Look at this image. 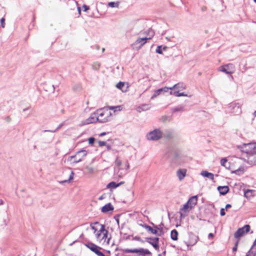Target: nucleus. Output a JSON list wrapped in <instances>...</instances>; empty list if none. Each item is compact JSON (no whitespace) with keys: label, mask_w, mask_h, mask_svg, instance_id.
<instances>
[{"label":"nucleus","mask_w":256,"mask_h":256,"mask_svg":"<svg viewBox=\"0 0 256 256\" xmlns=\"http://www.w3.org/2000/svg\"><path fill=\"white\" fill-rule=\"evenodd\" d=\"M109 113L107 111H102L101 110H98L97 112H94L92 114L90 117L86 119L84 122V124H88L93 122H98L101 123L106 122V121L108 119H105L104 118H102V116L105 115V118L106 117H108L109 116Z\"/></svg>","instance_id":"nucleus-1"},{"label":"nucleus","mask_w":256,"mask_h":256,"mask_svg":"<svg viewBox=\"0 0 256 256\" xmlns=\"http://www.w3.org/2000/svg\"><path fill=\"white\" fill-rule=\"evenodd\" d=\"M94 224L98 226L99 227V230H98L95 233L97 240L102 241L104 240L105 241L108 238V231L105 228V226L104 224H100L98 222H94Z\"/></svg>","instance_id":"nucleus-2"},{"label":"nucleus","mask_w":256,"mask_h":256,"mask_svg":"<svg viewBox=\"0 0 256 256\" xmlns=\"http://www.w3.org/2000/svg\"><path fill=\"white\" fill-rule=\"evenodd\" d=\"M240 150L246 154V156L256 152V143L244 144L240 146Z\"/></svg>","instance_id":"nucleus-3"},{"label":"nucleus","mask_w":256,"mask_h":256,"mask_svg":"<svg viewBox=\"0 0 256 256\" xmlns=\"http://www.w3.org/2000/svg\"><path fill=\"white\" fill-rule=\"evenodd\" d=\"M162 136V132L159 129H155L147 133L146 138L150 141H156L160 139Z\"/></svg>","instance_id":"nucleus-4"},{"label":"nucleus","mask_w":256,"mask_h":256,"mask_svg":"<svg viewBox=\"0 0 256 256\" xmlns=\"http://www.w3.org/2000/svg\"><path fill=\"white\" fill-rule=\"evenodd\" d=\"M122 252L124 253L138 254L139 256H143V255H145V254H151V252H150L149 250H148L147 249H144L143 248H140L139 249L124 248V249L122 250Z\"/></svg>","instance_id":"nucleus-5"},{"label":"nucleus","mask_w":256,"mask_h":256,"mask_svg":"<svg viewBox=\"0 0 256 256\" xmlns=\"http://www.w3.org/2000/svg\"><path fill=\"white\" fill-rule=\"evenodd\" d=\"M250 230V226L249 224H246L243 227L238 228V230L235 232L234 236L237 240H240V238L248 233Z\"/></svg>","instance_id":"nucleus-6"},{"label":"nucleus","mask_w":256,"mask_h":256,"mask_svg":"<svg viewBox=\"0 0 256 256\" xmlns=\"http://www.w3.org/2000/svg\"><path fill=\"white\" fill-rule=\"evenodd\" d=\"M149 32L150 34V38H138L137 40L134 43L133 46H136L139 44L138 48H140L148 40L151 39V38L154 36V32L152 30H149Z\"/></svg>","instance_id":"nucleus-7"},{"label":"nucleus","mask_w":256,"mask_h":256,"mask_svg":"<svg viewBox=\"0 0 256 256\" xmlns=\"http://www.w3.org/2000/svg\"><path fill=\"white\" fill-rule=\"evenodd\" d=\"M151 224L152 225L154 226V228H152L151 226H149L146 224H140V226L142 228L146 229L148 232H150L151 234L158 235V236H160V234H158V230H160V232H161L162 230V228H159L158 226L156 225H154V224L152 222Z\"/></svg>","instance_id":"nucleus-8"},{"label":"nucleus","mask_w":256,"mask_h":256,"mask_svg":"<svg viewBox=\"0 0 256 256\" xmlns=\"http://www.w3.org/2000/svg\"><path fill=\"white\" fill-rule=\"evenodd\" d=\"M220 70L226 74H233L235 71V66L232 64H228L220 68Z\"/></svg>","instance_id":"nucleus-9"},{"label":"nucleus","mask_w":256,"mask_h":256,"mask_svg":"<svg viewBox=\"0 0 256 256\" xmlns=\"http://www.w3.org/2000/svg\"><path fill=\"white\" fill-rule=\"evenodd\" d=\"M192 210L190 205L186 202L180 209L179 214L180 218H184L188 213Z\"/></svg>","instance_id":"nucleus-10"},{"label":"nucleus","mask_w":256,"mask_h":256,"mask_svg":"<svg viewBox=\"0 0 256 256\" xmlns=\"http://www.w3.org/2000/svg\"><path fill=\"white\" fill-rule=\"evenodd\" d=\"M146 241L150 244L156 250H159V238H146Z\"/></svg>","instance_id":"nucleus-11"},{"label":"nucleus","mask_w":256,"mask_h":256,"mask_svg":"<svg viewBox=\"0 0 256 256\" xmlns=\"http://www.w3.org/2000/svg\"><path fill=\"white\" fill-rule=\"evenodd\" d=\"M244 161L250 164L256 165V152H254L244 158Z\"/></svg>","instance_id":"nucleus-12"},{"label":"nucleus","mask_w":256,"mask_h":256,"mask_svg":"<svg viewBox=\"0 0 256 256\" xmlns=\"http://www.w3.org/2000/svg\"><path fill=\"white\" fill-rule=\"evenodd\" d=\"M179 153L175 150H172L170 151L167 154V156L170 159L174 162H176V160L179 158Z\"/></svg>","instance_id":"nucleus-13"},{"label":"nucleus","mask_w":256,"mask_h":256,"mask_svg":"<svg viewBox=\"0 0 256 256\" xmlns=\"http://www.w3.org/2000/svg\"><path fill=\"white\" fill-rule=\"evenodd\" d=\"M198 240V236L193 234H190V236L189 242H188V244H187L188 246H194V244H196Z\"/></svg>","instance_id":"nucleus-14"},{"label":"nucleus","mask_w":256,"mask_h":256,"mask_svg":"<svg viewBox=\"0 0 256 256\" xmlns=\"http://www.w3.org/2000/svg\"><path fill=\"white\" fill-rule=\"evenodd\" d=\"M198 202V196H192L186 202L192 209L196 205Z\"/></svg>","instance_id":"nucleus-15"},{"label":"nucleus","mask_w":256,"mask_h":256,"mask_svg":"<svg viewBox=\"0 0 256 256\" xmlns=\"http://www.w3.org/2000/svg\"><path fill=\"white\" fill-rule=\"evenodd\" d=\"M178 89L180 90H182L186 88V84L183 82H178L174 84L173 86L170 87V90Z\"/></svg>","instance_id":"nucleus-16"},{"label":"nucleus","mask_w":256,"mask_h":256,"mask_svg":"<svg viewBox=\"0 0 256 256\" xmlns=\"http://www.w3.org/2000/svg\"><path fill=\"white\" fill-rule=\"evenodd\" d=\"M114 206L110 203H108L102 208V212L104 213L114 210Z\"/></svg>","instance_id":"nucleus-17"},{"label":"nucleus","mask_w":256,"mask_h":256,"mask_svg":"<svg viewBox=\"0 0 256 256\" xmlns=\"http://www.w3.org/2000/svg\"><path fill=\"white\" fill-rule=\"evenodd\" d=\"M217 189L222 195L226 194L229 191L228 186H218Z\"/></svg>","instance_id":"nucleus-18"},{"label":"nucleus","mask_w":256,"mask_h":256,"mask_svg":"<svg viewBox=\"0 0 256 256\" xmlns=\"http://www.w3.org/2000/svg\"><path fill=\"white\" fill-rule=\"evenodd\" d=\"M186 170L185 169H179L177 171V176L180 180H182L186 176Z\"/></svg>","instance_id":"nucleus-19"},{"label":"nucleus","mask_w":256,"mask_h":256,"mask_svg":"<svg viewBox=\"0 0 256 256\" xmlns=\"http://www.w3.org/2000/svg\"><path fill=\"white\" fill-rule=\"evenodd\" d=\"M87 152L86 150H82L78 152H77L75 155L72 156L70 157V160H72L73 158H74V160H76L78 156L80 154H82V156H86L87 155Z\"/></svg>","instance_id":"nucleus-20"},{"label":"nucleus","mask_w":256,"mask_h":256,"mask_svg":"<svg viewBox=\"0 0 256 256\" xmlns=\"http://www.w3.org/2000/svg\"><path fill=\"white\" fill-rule=\"evenodd\" d=\"M200 174L208 178L209 179L214 180V175L211 172H209L206 170H202V171Z\"/></svg>","instance_id":"nucleus-21"},{"label":"nucleus","mask_w":256,"mask_h":256,"mask_svg":"<svg viewBox=\"0 0 256 256\" xmlns=\"http://www.w3.org/2000/svg\"><path fill=\"white\" fill-rule=\"evenodd\" d=\"M255 191L254 190H247L244 191V196L247 198H250L254 196Z\"/></svg>","instance_id":"nucleus-22"},{"label":"nucleus","mask_w":256,"mask_h":256,"mask_svg":"<svg viewBox=\"0 0 256 256\" xmlns=\"http://www.w3.org/2000/svg\"><path fill=\"white\" fill-rule=\"evenodd\" d=\"M124 184V182H121L118 184H116V182H112L108 184L107 188H116L117 187L119 186H120L121 184Z\"/></svg>","instance_id":"nucleus-23"},{"label":"nucleus","mask_w":256,"mask_h":256,"mask_svg":"<svg viewBox=\"0 0 256 256\" xmlns=\"http://www.w3.org/2000/svg\"><path fill=\"white\" fill-rule=\"evenodd\" d=\"M178 232L176 230H173L170 232V238L174 240H178Z\"/></svg>","instance_id":"nucleus-24"},{"label":"nucleus","mask_w":256,"mask_h":256,"mask_svg":"<svg viewBox=\"0 0 256 256\" xmlns=\"http://www.w3.org/2000/svg\"><path fill=\"white\" fill-rule=\"evenodd\" d=\"M184 110V106L182 105H179L172 109L173 112H183Z\"/></svg>","instance_id":"nucleus-25"},{"label":"nucleus","mask_w":256,"mask_h":256,"mask_svg":"<svg viewBox=\"0 0 256 256\" xmlns=\"http://www.w3.org/2000/svg\"><path fill=\"white\" fill-rule=\"evenodd\" d=\"M109 110H114V112H119L122 110V106H111L108 107Z\"/></svg>","instance_id":"nucleus-26"},{"label":"nucleus","mask_w":256,"mask_h":256,"mask_svg":"<svg viewBox=\"0 0 256 256\" xmlns=\"http://www.w3.org/2000/svg\"><path fill=\"white\" fill-rule=\"evenodd\" d=\"M227 163H228V160L226 158H222L220 160V164L222 166H224L226 168L230 166V164H228V166Z\"/></svg>","instance_id":"nucleus-27"},{"label":"nucleus","mask_w":256,"mask_h":256,"mask_svg":"<svg viewBox=\"0 0 256 256\" xmlns=\"http://www.w3.org/2000/svg\"><path fill=\"white\" fill-rule=\"evenodd\" d=\"M150 104H144L139 106L138 108L141 109L142 110H147L150 108Z\"/></svg>","instance_id":"nucleus-28"},{"label":"nucleus","mask_w":256,"mask_h":256,"mask_svg":"<svg viewBox=\"0 0 256 256\" xmlns=\"http://www.w3.org/2000/svg\"><path fill=\"white\" fill-rule=\"evenodd\" d=\"M124 82H119L116 86V88L118 89L121 90L122 92H124V90H122V88L124 86Z\"/></svg>","instance_id":"nucleus-29"},{"label":"nucleus","mask_w":256,"mask_h":256,"mask_svg":"<svg viewBox=\"0 0 256 256\" xmlns=\"http://www.w3.org/2000/svg\"><path fill=\"white\" fill-rule=\"evenodd\" d=\"M74 173L73 172H70V174L69 176V178L68 180H64V181H62V182H60L61 183H64V182H70L71 180H72L74 178Z\"/></svg>","instance_id":"nucleus-30"},{"label":"nucleus","mask_w":256,"mask_h":256,"mask_svg":"<svg viewBox=\"0 0 256 256\" xmlns=\"http://www.w3.org/2000/svg\"><path fill=\"white\" fill-rule=\"evenodd\" d=\"M84 156H82V154H80L78 156L76 160H74V163L76 164V163H78V162H81L83 158H84Z\"/></svg>","instance_id":"nucleus-31"},{"label":"nucleus","mask_w":256,"mask_h":256,"mask_svg":"<svg viewBox=\"0 0 256 256\" xmlns=\"http://www.w3.org/2000/svg\"><path fill=\"white\" fill-rule=\"evenodd\" d=\"M24 204L26 205L29 206L32 204V199L31 198L28 197L24 201Z\"/></svg>","instance_id":"nucleus-32"},{"label":"nucleus","mask_w":256,"mask_h":256,"mask_svg":"<svg viewBox=\"0 0 256 256\" xmlns=\"http://www.w3.org/2000/svg\"><path fill=\"white\" fill-rule=\"evenodd\" d=\"M102 110V111H107V112L109 113V114H109V116H108V118H107V117H106V118H105V116H104L105 115L102 116V118H104L105 119H108V120L106 121V122H108V121L110 120V116H112V113H111V112H110V111H109L108 110Z\"/></svg>","instance_id":"nucleus-33"},{"label":"nucleus","mask_w":256,"mask_h":256,"mask_svg":"<svg viewBox=\"0 0 256 256\" xmlns=\"http://www.w3.org/2000/svg\"><path fill=\"white\" fill-rule=\"evenodd\" d=\"M108 6L111 8L118 7V3H115L114 2H110Z\"/></svg>","instance_id":"nucleus-34"},{"label":"nucleus","mask_w":256,"mask_h":256,"mask_svg":"<svg viewBox=\"0 0 256 256\" xmlns=\"http://www.w3.org/2000/svg\"><path fill=\"white\" fill-rule=\"evenodd\" d=\"M162 46H158L156 48V52L158 54H162Z\"/></svg>","instance_id":"nucleus-35"},{"label":"nucleus","mask_w":256,"mask_h":256,"mask_svg":"<svg viewBox=\"0 0 256 256\" xmlns=\"http://www.w3.org/2000/svg\"><path fill=\"white\" fill-rule=\"evenodd\" d=\"M164 136L168 139H170L173 137V134L172 132H168L166 134H164Z\"/></svg>","instance_id":"nucleus-36"},{"label":"nucleus","mask_w":256,"mask_h":256,"mask_svg":"<svg viewBox=\"0 0 256 256\" xmlns=\"http://www.w3.org/2000/svg\"><path fill=\"white\" fill-rule=\"evenodd\" d=\"M256 254L252 251V249H250L249 251L248 252L246 256H255Z\"/></svg>","instance_id":"nucleus-37"},{"label":"nucleus","mask_w":256,"mask_h":256,"mask_svg":"<svg viewBox=\"0 0 256 256\" xmlns=\"http://www.w3.org/2000/svg\"><path fill=\"white\" fill-rule=\"evenodd\" d=\"M238 242H239V240H237L236 242L235 243L234 246L232 248L233 252H236L237 250Z\"/></svg>","instance_id":"nucleus-38"},{"label":"nucleus","mask_w":256,"mask_h":256,"mask_svg":"<svg viewBox=\"0 0 256 256\" xmlns=\"http://www.w3.org/2000/svg\"><path fill=\"white\" fill-rule=\"evenodd\" d=\"M92 67L94 69L97 70L99 69L100 67V64L98 62H96L92 65Z\"/></svg>","instance_id":"nucleus-39"},{"label":"nucleus","mask_w":256,"mask_h":256,"mask_svg":"<svg viewBox=\"0 0 256 256\" xmlns=\"http://www.w3.org/2000/svg\"><path fill=\"white\" fill-rule=\"evenodd\" d=\"M115 164L118 166H120L122 165V161L118 158H116Z\"/></svg>","instance_id":"nucleus-40"},{"label":"nucleus","mask_w":256,"mask_h":256,"mask_svg":"<svg viewBox=\"0 0 256 256\" xmlns=\"http://www.w3.org/2000/svg\"><path fill=\"white\" fill-rule=\"evenodd\" d=\"M88 140L89 144L92 145L94 144V142L95 138L93 137H90L88 138Z\"/></svg>","instance_id":"nucleus-41"},{"label":"nucleus","mask_w":256,"mask_h":256,"mask_svg":"<svg viewBox=\"0 0 256 256\" xmlns=\"http://www.w3.org/2000/svg\"><path fill=\"white\" fill-rule=\"evenodd\" d=\"M170 94H173L175 96H178V97H179L180 96V92H178V91H175L174 92H172V91L170 92Z\"/></svg>","instance_id":"nucleus-42"},{"label":"nucleus","mask_w":256,"mask_h":256,"mask_svg":"<svg viewBox=\"0 0 256 256\" xmlns=\"http://www.w3.org/2000/svg\"><path fill=\"white\" fill-rule=\"evenodd\" d=\"M98 146H102L106 145V142L104 141H98Z\"/></svg>","instance_id":"nucleus-43"},{"label":"nucleus","mask_w":256,"mask_h":256,"mask_svg":"<svg viewBox=\"0 0 256 256\" xmlns=\"http://www.w3.org/2000/svg\"><path fill=\"white\" fill-rule=\"evenodd\" d=\"M62 126V124H60L58 127L55 130H44V132H56L58 129H60L61 126Z\"/></svg>","instance_id":"nucleus-44"},{"label":"nucleus","mask_w":256,"mask_h":256,"mask_svg":"<svg viewBox=\"0 0 256 256\" xmlns=\"http://www.w3.org/2000/svg\"><path fill=\"white\" fill-rule=\"evenodd\" d=\"M94 224H90V227L92 228V229L93 230H94V233L95 234L96 231L98 230V228H96L94 225Z\"/></svg>","instance_id":"nucleus-45"},{"label":"nucleus","mask_w":256,"mask_h":256,"mask_svg":"<svg viewBox=\"0 0 256 256\" xmlns=\"http://www.w3.org/2000/svg\"><path fill=\"white\" fill-rule=\"evenodd\" d=\"M4 21H5L4 18H1L0 22H1V26H2V28H4V25H5Z\"/></svg>","instance_id":"nucleus-46"},{"label":"nucleus","mask_w":256,"mask_h":256,"mask_svg":"<svg viewBox=\"0 0 256 256\" xmlns=\"http://www.w3.org/2000/svg\"><path fill=\"white\" fill-rule=\"evenodd\" d=\"M220 214L222 216H224L226 214L225 212H224V208H222L220 210Z\"/></svg>","instance_id":"nucleus-47"},{"label":"nucleus","mask_w":256,"mask_h":256,"mask_svg":"<svg viewBox=\"0 0 256 256\" xmlns=\"http://www.w3.org/2000/svg\"><path fill=\"white\" fill-rule=\"evenodd\" d=\"M82 8H84V12H86V11H87L88 10L90 9L89 6H86V4H84L82 6Z\"/></svg>","instance_id":"nucleus-48"},{"label":"nucleus","mask_w":256,"mask_h":256,"mask_svg":"<svg viewBox=\"0 0 256 256\" xmlns=\"http://www.w3.org/2000/svg\"><path fill=\"white\" fill-rule=\"evenodd\" d=\"M158 95H160V94L156 92V90L154 94L152 95V96L151 98L152 99H153L154 98H156V97L157 96H158Z\"/></svg>","instance_id":"nucleus-49"},{"label":"nucleus","mask_w":256,"mask_h":256,"mask_svg":"<svg viewBox=\"0 0 256 256\" xmlns=\"http://www.w3.org/2000/svg\"><path fill=\"white\" fill-rule=\"evenodd\" d=\"M162 90H163L162 92H168V90H170V88H168V87L166 86L164 88H162Z\"/></svg>","instance_id":"nucleus-50"},{"label":"nucleus","mask_w":256,"mask_h":256,"mask_svg":"<svg viewBox=\"0 0 256 256\" xmlns=\"http://www.w3.org/2000/svg\"><path fill=\"white\" fill-rule=\"evenodd\" d=\"M11 120L12 119L10 116H7L5 118V120L8 122H10Z\"/></svg>","instance_id":"nucleus-51"},{"label":"nucleus","mask_w":256,"mask_h":256,"mask_svg":"<svg viewBox=\"0 0 256 256\" xmlns=\"http://www.w3.org/2000/svg\"><path fill=\"white\" fill-rule=\"evenodd\" d=\"M134 239H135L136 240H138V241H140V242H144V241H143V240L141 239V238H140V237L136 236V237H135V238H134Z\"/></svg>","instance_id":"nucleus-52"},{"label":"nucleus","mask_w":256,"mask_h":256,"mask_svg":"<svg viewBox=\"0 0 256 256\" xmlns=\"http://www.w3.org/2000/svg\"><path fill=\"white\" fill-rule=\"evenodd\" d=\"M207 10V8L206 6H202V8H201V10L202 12H205Z\"/></svg>","instance_id":"nucleus-53"},{"label":"nucleus","mask_w":256,"mask_h":256,"mask_svg":"<svg viewBox=\"0 0 256 256\" xmlns=\"http://www.w3.org/2000/svg\"><path fill=\"white\" fill-rule=\"evenodd\" d=\"M214 236V235L212 233H210L208 235V238L210 239L211 238H212Z\"/></svg>","instance_id":"nucleus-54"},{"label":"nucleus","mask_w":256,"mask_h":256,"mask_svg":"<svg viewBox=\"0 0 256 256\" xmlns=\"http://www.w3.org/2000/svg\"><path fill=\"white\" fill-rule=\"evenodd\" d=\"M180 96H186L188 95L186 94H185L184 92H180Z\"/></svg>","instance_id":"nucleus-55"},{"label":"nucleus","mask_w":256,"mask_h":256,"mask_svg":"<svg viewBox=\"0 0 256 256\" xmlns=\"http://www.w3.org/2000/svg\"><path fill=\"white\" fill-rule=\"evenodd\" d=\"M232 207V206L230 204H227L226 206L225 209L227 210L228 208H230Z\"/></svg>","instance_id":"nucleus-56"},{"label":"nucleus","mask_w":256,"mask_h":256,"mask_svg":"<svg viewBox=\"0 0 256 256\" xmlns=\"http://www.w3.org/2000/svg\"><path fill=\"white\" fill-rule=\"evenodd\" d=\"M162 91H163V90H162V88H160V89H158V90H156V92H158L160 94L162 92Z\"/></svg>","instance_id":"nucleus-57"},{"label":"nucleus","mask_w":256,"mask_h":256,"mask_svg":"<svg viewBox=\"0 0 256 256\" xmlns=\"http://www.w3.org/2000/svg\"><path fill=\"white\" fill-rule=\"evenodd\" d=\"M126 169H128V168H130V165H129V164H128V162H127V163H126Z\"/></svg>","instance_id":"nucleus-58"},{"label":"nucleus","mask_w":256,"mask_h":256,"mask_svg":"<svg viewBox=\"0 0 256 256\" xmlns=\"http://www.w3.org/2000/svg\"><path fill=\"white\" fill-rule=\"evenodd\" d=\"M167 48H168L167 46H164L163 47L162 50H164L166 51V50Z\"/></svg>","instance_id":"nucleus-59"},{"label":"nucleus","mask_w":256,"mask_h":256,"mask_svg":"<svg viewBox=\"0 0 256 256\" xmlns=\"http://www.w3.org/2000/svg\"><path fill=\"white\" fill-rule=\"evenodd\" d=\"M106 134V133L105 132H102L100 134V136H104Z\"/></svg>","instance_id":"nucleus-60"},{"label":"nucleus","mask_w":256,"mask_h":256,"mask_svg":"<svg viewBox=\"0 0 256 256\" xmlns=\"http://www.w3.org/2000/svg\"><path fill=\"white\" fill-rule=\"evenodd\" d=\"M106 148H108V150H110L111 148V146L110 145H106Z\"/></svg>","instance_id":"nucleus-61"},{"label":"nucleus","mask_w":256,"mask_h":256,"mask_svg":"<svg viewBox=\"0 0 256 256\" xmlns=\"http://www.w3.org/2000/svg\"><path fill=\"white\" fill-rule=\"evenodd\" d=\"M4 204V202L2 200H0V206Z\"/></svg>","instance_id":"nucleus-62"},{"label":"nucleus","mask_w":256,"mask_h":256,"mask_svg":"<svg viewBox=\"0 0 256 256\" xmlns=\"http://www.w3.org/2000/svg\"><path fill=\"white\" fill-rule=\"evenodd\" d=\"M95 48L97 50H98L100 49V47L96 45V46Z\"/></svg>","instance_id":"nucleus-63"},{"label":"nucleus","mask_w":256,"mask_h":256,"mask_svg":"<svg viewBox=\"0 0 256 256\" xmlns=\"http://www.w3.org/2000/svg\"><path fill=\"white\" fill-rule=\"evenodd\" d=\"M78 10L79 14H80V7H78Z\"/></svg>","instance_id":"nucleus-64"}]
</instances>
